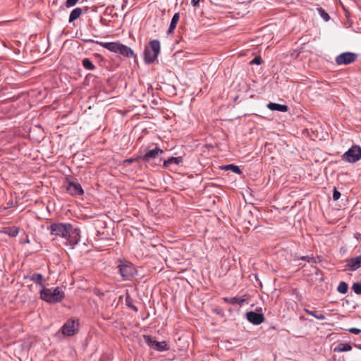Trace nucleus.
<instances>
[{
  "instance_id": "4",
  "label": "nucleus",
  "mask_w": 361,
  "mask_h": 361,
  "mask_svg": "<svg viewBox=\"0 0 361 361\" xmlns=\"http://www.w3.org/2000/svg\"><path fill=\"white\" fill-rule=\"evenodd\" d=\"M71 228V224L64 223H54L49 226L51 235L59 236L66 240L68 231Z\"/></svg>"
},
{
  "instance_id": "6",
  "label": "nucleus",
  "mask_w": 361,
  "mask_h": 361,
  "mask_svg": "<svg viewBox=\"0 0 361 361\" xmlns=\"http://www.w3.org/2000/svg\"><path fill=\"white\" fill-rule=\"evenodd\" d=\"M118 271L125 280L130 279L133 276L134 267L128 262L121 263L118 266Z\"/></svg>"
},
{
  "instance_id": "9",
  "label": "nucleus",
  "mask_w": 361,
  "mask_h": 361,
  "mask_svg": "<svg viewBox=\"0 0 361 361\" xmlns=\"http://www.w3.org/2000/svg\"><path fill=\"white\" fill-rule=\"evenodd\" d=\"M66 240L71 246H75L80 240V231L78 228H73L71 225V228L69 229Z\"/></svg>"
},
{
  "instance_id": "38",
  "label": "nucleus",
  "mask_w": 361,
  "mask_h": 361,
  "mask_svg": "<svg viewBox=\"0 0 361 361\" xmlns=\"http://www.w3.org/2000/svg\"><path fill=\"white\" fill-rule=\"evenodd\" d=\"M360 350H361V345L357 346Z\"/></svg>"
},
{
  "instance_id": "18",
  "label": "nucleus",
  "mask_w": 361,
  "mask_h": 361,
  "mask_svg": "<svg viewBox=\"0 0 361 361\" xmlns=\"http://www.w3.org/2000/svg\"><path fill=\"white\" fill-rule=\"evenodd\" d=\"M182 161L183 158L181 157H170L164 161V166L167 168L172 164L178 165Z\"/></svg>"
},
{
  "instance_id": "22",
  "label": "nucleus",
  "mask_w": 361,
  "mask_h": 361,
  "mask_svg": "<svg viewBox=\"0 0 361 361\" xmlns=\"http://www.w3.org/2000/svg\"><path fill=\"white\" fill-rule=\"evenodd\" d=\"M348 286L345 282L341 281L339 283V284L337 287V290L339 293H341L342 294H345L348 292Z\"/></svg>"
},
{
  "instance_id": "14",
  "label": "nucleus",
  "mask_w": 361,
  "mask_h": 361,
  "mask_svg": "<svg viewBox=\"0 0 361 361\" xmlns=\"http://www.w3.org/2000/svg\"><path fill=\"white\" fill-rule=\"evenodd\" d=\"M267 107L271 111H278L281 112H286L288 111V106L283 104H279L276 103L270 102L267 104Z\"/></svg>"
},
{
  "instance_id": "39",
  "label": "nucleus",
  "mask_w": 361,
  "mask_h": 361,
  "mask_svg": "<svg viewBox=\"0 0 361 361\" xmlns=\"http://www.w3.org/2000/svg\"><path fill=\"white\" fill-rule=\"evenodd\" d=\"M358 235H360V233H357V235H356V238H358Z\"/></svg>"
},
{
  "instance_id": "23",
  "label": "nucleus",
  "mask_w": 361,
  "mask_h": 361,
  "mask_svg": "<svg viewBox=\"0 0 361 361\" xmlns=\"http://www.w3.org/2000/svg\"><path fill=\"white\" fill-rule=\"evenodd\" d=\"M82 66H84L85 68L90 70V71H92L95 68L94 65L87 58H85L82 60Z\"/></svg>"
},
{
  "instance_id": "13",
  "label": "nucleus",
  "mask_w": 361,
  "mask_h": 361,
  "mask_svg": "<svg viewBox=\"0 0 361 361\" xmlns=\"http://www.w3.org/2000/svg\"><path fill=\"white\" fill-rule=\"evenodd\" d=\"M247 319L252 324L258 325L264 321V317L262 314L255 312H248L246 314Z\"/></svg>"
},
{
  "instance_id": "11",
  "label": "nucleus",
  "mask_w": 361,
  "mask_h": 361,
  "mask_svg": "<svg viewBox=\"0 0 361 361\" xmlns=\"http://www.w3.org/2000/svg\"><path fill=\"white\" fill-rule=\"evenodd\" d=\"M361 267V255L346 259L345 268L354 271Z\"/></svg>"
},
{
  "instance_id": "2",
  "label": "nucleus",
  "mask_w": 361,
  "mask_h": 361,
  "mask_svg": "<svg viewBox=\"0 0 361 361\" xmlns=\"http://www.w3.org/2000/svg\"><path fill=\"white\" fill-rule=\"evenodd\" d=\"M64 297V292L59 287L55 288H47L43 287L40 291L41 299L49 303L59 302Z\"/></svg>"
},
{
  "instance_id": "35",
  "label": "nucleus",
  "mask_w": 361,
  "mask_h": 361,
  "mask_svg": "<svg viewBox=\"0 0 361 361\" xmlns=\"http://www.w3.org/2000/svg\"><path fill=\"white\" fill-rule=\"evenodd\" d=\"M302 260H305V261H307V262H310L311 259H312V257H308V256H303L300 258Z\"/></svg>"
},
{
  "instance_id": "7",
  "label": "nucleus",
  "mask_w": 361,
  "mask_h": 361,
  "mask_svg": "<svg viewBox=\"0 0 361 361\" xmlns=\"http://www.w3.org/2000/svg\"><path fill=\"white\" fill-rule=\"evenodd\" d=\"M66 183V190L71 195L77 196L83 195L84 190L80 183L71 180H67Z\"/></svg>"
},
{
  "instance_id": "41",
  "label": "nucleus",
  "mask_w": 361,
  "mask_h": 361,
  "mask_svg": "<svg viewBox=\"0 0 361 361\" xmlns=\"http://www.w3.org/2000/svg\"><path fill=\"white\" fill-rule=\"evenodd\" d=\"M358 235H360V233H357V235H356V238H358Z\"/></svg>"
},
{
  "instance_id": "17",
  "label": "nucleus",
  "mask_w": 361,
  "mask_h": 361,
  "mask_svg": "<svg viewBox=\"0 0 361 361\" xmlns=\"http://www.w3.org/2000/svg\"><path fill=\"white\" fill-rule=\"evenodd\" d=\"M82 13V9L81 8H74L70 13L69 23H72L77 20Z\"/></svg>"
},
{
  "instance_id": "29",
  "label": "nucleus",
  "mask_w": 361,
  "mask_h": 361,
  "mask_svg": "<svg viewBox=\"0 0 361 361\" xmlns=\"http://www.w3.org/2000/svg\"><path fill=\"white\" fill-rule=\"evenodd\" d=\"M10 236L15 237L19 233V229L16 227L9 228L8 231L6 232Z\"/></svg>"
},
{
  "instance_id": "40",
  "label": "nucleus",
  "mask_w": 361,
  "mask_h": 361,
  "mask_svg": "<svg viewBox=\"0 0 361 361\" xmlns=\"http://www.w3.org/2000/svg\"><path fill=\"white\" fill-rule=\"evenodd\" d=\"M358 235H360V233H357V235H356V238H358Z\"/></svg>"
},
{
  "instance_id": "27",
  "label": "nucleus",
  "mask_w": 361,
  "mask_h": 361,
  "mask_svg": "<svg viewBox=\"0 0 361 361\" xmlns=\"http://www.w3.org/2000/svg\"><path fill=\"white\" fill-rule=\"evenodd\" d=\"M145 343L150 347H154L156 341L149 336H144Z\"/></svg>"
},
{
  "instance_id": "34",
  "label": "nucleus",
  "mask_w": 361,
  "mask_h": 361,
  "mask_svg": "<svg viewBox=\"0 0 361 361\" xmlns=\"http://www.w3.org/2000/svg\"><path fill=\"white\" fill-rule=\"evenodd\" d=\"M349 332L354 334H359L361 331L357 328H350L348 329Z\"/></svg>"
},
{
  "instance_id": "30",
  "label": "nucleus",
  "mask_w": 361,
  "mask_h": 361,
  "mask_svg": "<svg viewBox=\"0 0 361 361\" xmlns=\"http://www.w3.org/2000/svg\"><path fill=\"white\" fill-rule=\"evenodd\" d=\"M78 1L79 0H66L65 5L67 8H70L75 6Z\"/></svg>"
},
{
  "instance_id": "15",
  "label": "nucleus",
  "mask_w": 361,
  "mask_h": 361,
  "mask_svg": "<svg viewBox=\"0 0 361 361\" xmlns=\"http://www.w3.org/2000/svg\"><path fill=\"white\" fill-rule=\"evenodd\" d=\"M25 278L29 279L30 281L43 287L44 276L41 274L34 273L33 274L26 276Z\"/></svg>"
},
{
  "instance_id": "19",
  "label": "nucleus",
  "mask_w": 361,
  "mask_h": 361,
  "mask_svg": "<svg viewBox=\"0 0 361 361\" xmlns=\"http://www.w3.org/2000/svg\"><path fill=\"white\" fill-rule=\"evenodd\" d=\"M179 19H180V14L178 13H175L171 19V24H170V26H169V28L168 30L169 33L173 32V30L176 27L178 22L179 21Z\"/></svg>"
},
{
  "instance_id": "1",
  "label": "nucleus",
  "mask_w": 361,
  "mask_h": 361,
  "mask_svg": "<svg viewBox=\"0 0 361 361\" xmlns=\"http://www.w3.org/2000/svg\"><path fill=\"white\" fill-rule=\"evenodd\" d=\"M96 43L111 52L120 54L125 57L131 58L134 56V51L130 47L118 42H102L97 41Z\"/></svg>"
},
{
  "instance_id": "28",
  "label": "nucleus",
  "mask_w": 361,
  "mask_h": 361,
  "mask_svg": "<svg viewBox=\"0 0 361 361\" xmlns=\"http://www.w3.org/2000/svg\"><path fill=\"white\" fill-rule=\"evenodd\" d=\"M352 288H353V291L357 295L361 294V283H354L352 286Z\"/></svg>"
},
{
  "instance_id": "3",
  "label": "nucleus",
  "mask_w": 361,
  "mask_h": 361,
  "mask_svg": "<svg viewBox=\"0 0 361 361\" xmlns=\"http://www.w3.org/2000/svg\"><path fill=\"white\" fill-rule=\"evenodd\" d=\"M160 51V42L157 40H152L145 49L144 60L147 63H153L157 58Z\"/></svg>"
},
{
  "instance_id": "10",
  "label": "nucleus",
  "mask_w": 361,
  "mask_h": 361,
  "mask_svg": "<svg viewBox=\"0 0 361 361\" xmlns=\"http://www.w3.org/2000/svg\"><path fill=\"white\" fill-rule=\"evenodd\" d=\"M78 324L75 320H68L62 327V333L66 336H73L78 330Z\"/></svg>"
},
{
  "instance_id": "24",
  "label": "nucleus",
  "mask_w": 361,
  "mask_h": 361,
  "mask_svg": "<svg viewBox=\"0 0 361 361\" xmlns=\"http://www.w3.org/2000/svg\"><path fill=\"white\" fill-rule=\"evenodd\" d=\"M154 348H155V349H157L159 351L168 350L167 344L165 341H161V342L156 341L155 345Z\"/></svg>"
},
{
  "instance_id": "37",
  "label": "nucleus",
  "mask_w": 361,
  "mask_h": 361,
  "mask_svg": "<svg viewBox=\"0 0 361 361\" xmlns=\"http://www.w3.org/2000/svg\"><path fill=\"white\" fill-rule=\"evenodd\" d=\"M84 41H85V42H94V40H92V39H84Z\"/></svg>"
},
{
  "instance_id": "16",
  "label": "nucleus",
  "mask_w": 361,
  "mask_h": 361,
  "mask_svg": "<svg viewBox=\"0 0 361 361\" xmlns=\"http://www.w3.org/2000/svg\"><path fill=\"white\" fill-rule=\"evenodd\" d=\"M224 300L226 302H229L232 305H241L244 302H245L247 300V298H245V296H244L243 298H237V297L224 298Z\"/></svg>"
},
{
  "instance_id": "26",
  "label": "nucleus",
  "mask_w": 361,
  "mask_h": 361,
  "mask_svg": "<svg viewBox=\"0 0 361 361\" xmlns=\"http://www.w3.org/2000/svg\"><path fill=\"white\" fill-rule=\"evenodd\" d=\"M226 169L231 170L233 173L236 174H240L242 173L241 170L238 166L233 165V164H229L226 166Z\"/></svg>"
},
{
  "instance_id": "12",
  "label": "nucleus",
  "mask_w": 361,
  "mask_h": 361,
  "mask_svg": "<svg viewBox=\"0 0 361 361\" xmlns=\"http://www.w3.org/2000/svg\"><path fill=\"white\" fill-rule=\"evenodd\" d=\"M163 153V150L159 147H155L153 149H147L145 154L140 156V159L144 161H149L151 159H155L159 154Z\"/></svg>"
},
{
  "instance_id": "8",
  "label": "nucleus",
  "mask_w": 361,
  "mask_h": 361,
  "mask_svg": "<svg viewBox=\"0 0 361 361\" xmlns=\"http://www.w3.org/2000/svg\"><path fill=\"white\" fill-rule=\"evenodd\" d=\"M357 59V55L351 52H345L338 55L336 58V62L338 65L341 64H350L354 62Z\"/></svg>"
},
{
  "instance_id": "36",
  "label": "nucleus",
  "mask_w": 361,
  "mask_h": 361,
  "mask_svg": "<svg viewBox=\"0 0 361 361\" xmlns=\"http://www.w3.org/2000/svg\"><path fill=\"white\" fill-rule=\"evenodd\" d=\"M25 243H30V241L29 238H27L26 240L25 241Z\"/></svg>"
},
{
  "instance_id": "20",
  "label": "nucleus",
  "mask_w": 361,
  "mask_h": 361,
  "mask_svg": "<svg viewBox=\"0 0 361 361\" xmlns=\"http://www.w3.org/2000/svg\"><path fill=\"white\" fill-rule=\"evenodd\" d=\"M352 347L348 343H340L336 348L335 351L337 352H345L351 350Z\"/></svg>"
},
{
  "instance_id": "32",
  "label": "nucleus",
  "mask_w": 361,
  "mask_h": 361,
  "mask_svg": "<svg viewBox=\"0 0 361 361\" xmlns=\"http://www.w3.org/2000/svg\"><path fill=\"white\" fill-rule=\"evenodd\" d=\"M341 197V192L338 191L336 188L334 190L333 193V199L336 201Z\"/></svg>"
},
{
  "instance_id": "5",
  "label": "nucleus",
  "mask_w": 361,
  "mask_h": 361,
  "mask_svg": "<svg viewBox=\"0 0 361 361\" xmlns=\"http://www.w3.org/2000/svg\"><path fill=\"white\" fill-rule=\"evenodd\" d=\"M343 160L355 163L361 159V147L357 145L351 147L342 156Z\"/></svg>"
},
{
  "instance_id": "31",
  "label": "nucleus",
  "mask_w": 361,
  "mask_h": 361,
  "mask_svg": "<svg viewBox=\"0 0 361 361\" xmlns=\"http://www.w3.org/2000/svg\"><path fill=\"white\" fill-rule=\"evenodd\" d=\"M262 62V58L260 56H256L254 58L252 61H251V64H257L260 65Z\"/></svg>"
},
{
  "instance_id": "21",
  "label": "nucleus",
  "mask_w": 361,
  "mask_h": 361,
  "mask_svg": "<svg viewBox=\"0 0 361 361\" xmlns=\"http://www.w3.org/2000/svg\"><path fill=\"white\" fill-rule=\"evenodd\" d=\"M305 311L308 314L312 315L318 319L323 320L325 319V316L321 312H318L317 311H312V310H305Z\"/></svg>"
},
{
  "instance_id": "33",
  "label": "nucleus",
  "mask_w": 361,
  "mask_h": 361,
  "mask_svg": "<svg viewBox=\"0 0 361 361\" xmlns=\"http://www.w3.org/2000/svg\"><path fill=\"white\" fill-rule=\"evenodd\" d=\"M140 159H140V156H138V157H137L135 158H130V159H126L124 161V162L128 163V164H131V163H133L134 161H138Z\"/></svg>"
},
{
  "instance_id": "25",
  "label": "nucleus",
  "mask_w": 361,
  "mask_h": 361,
  "mask_svg": "<svg viewBox=\"0 0 361 361\" xmlns=\"http://www.w3.org/2000/svg\"><path fill=\"white\" fill-rule=\"evenodd\" d=\"M317 11L319 14V16L325 20V21H328L330 18L329 14L324 11V8H317Z\"/></svg>"
}]
</instances>
